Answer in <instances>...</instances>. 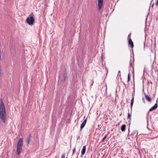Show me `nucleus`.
<instances>
[{"mask_svg": "<svg viewBox=\"0 0 158 158\" xmlns=\"http://www.w3.org/2000/svg\"><path fill=\"white\" fill-rule=\"evenodd\" d=\"M0 118L2 122L5 123L6 122V110L4 103L1 99L0 100Z\"/></svg>", "mask_w": 158, "mask_h": 158, "instance_id": "obj_1", "label": "nucleus"}, {"mask_svg": "<svg viewBox=\"0 0 158 158\" xmlns=\"http://www.w3.org/2000/svg\"><path fill=\"white\" fill-rule=\"evenodd\" d=\"M33 13H31L26 19V21L30 25H32L34 23L35 20L33 17Z\"/></svg>", "mask_w": 158, "mask_h": 158, "instance_id": "obj_2", "label": "nucleus"}, {"mask_svg": "<svg viewBox=\"0 0 158 158\" xmlns=\"http://www.w3.org/2000/svg\"><path fill=\"white\" fill-rule=\"evenodd\" d=\"M98 9L100 10L101 9L103 5V0H98Z\"/></svg>", "mask_w": 158, "mask_h": 158, "instance_id": "obj_3", "label": "nucleus"}, {"mask_svg": "<svg viewBox=\"0 0 158 158\" xmlns=\"http://www.w3.org/2000/svg\"><path fill=\"white\" fill-rule=\"evenodd\" d=\"M23 144V139H20L19 140L18 144H17V147L22 148Z\"/></svg>", "mask_w": 158, "mask_h": 158, "instance_id": "obj_4", "label": "nucleus"}, {"mask_svg": "<svg viewBox=\"0 0 158 158\" xmlns=\"http://www.w3.org/2000/svg\"><path fill=\"white\" fill-rule=\"evenodd\" d=\"M87 118H86L81 123L80 126V131H81L85 125L87 121Z\"/></svg>", "mask_w": 158, "mask_h": 158, "instance_id": "obj_5", "label": "nucleus"}, {"mask_svg": "<svg viewBox=\"0 0 158 158\" xmlns=\"http://www.w3.org/2000/svg\"><path fill=\"white\" fill-rule=\"evenodd\" d=\"M128 44L132 48L134 47L133 43L131 38L129 39Z\"/></svg>", "mask_w": 158, "mask_h": 158, "instance_id": "obj_6", "label": "nucleus"}, {"mask_svg": "<svg viewBox=\"0 0 158 158\" xmlns=\"http://www.w3.org/2000/svg\"><path fill=\"white\" fill-rule=\"evenodd\" d=\"M157 103H156L153 106L149 109V111H151L156 110L157 108Z\"/></svg>", "mask_w": 158, "mask_h": 158, "instance_id": "obj_7", "label": "nucleus"}, {"mask_svg": "<svg viewBox=\"0 0 158 158\" xmlns=\"http://www.w3.org/2000/svg\"><path fill=\"white\" fill-rule=\"evenodd\" d=\"M31 138V135L30 134H29L27 137V145L29 143Z\"/></svg>", "mask_w": 158, "mask_h": 158, "instance_id": "obj_8", "label": "nucleus"}, {"mask_svg": "<svg viewBox=\"0 0 158 158\" xmlns=\"http://www.w3.org/2000/svg\"><path fill=\"white\" fill-rule=\"evenodd\" d=\"M145 96L146 100L148 102H150L151 101V98L149 97L148 95L145 94Z\"/></svg>", "mask_w": 158, "mask_h": 158, "instance_id": "obj_9", "label": "nucleus"}, {"mask_svg": "<svg viewBox=\"0 0 158 158\" xmlns=\"http://www.w3.org/2000/svg\"><path fill=\"white\" fill-rule=\"evenodd\" d=\"M22 148L20 147H17V154L19 155L21 151Z\"/></svg>", "mask_w": 158, "mask_h": 158, "instance_id": "obj_10", "label": "nucleus"}, {"mask_svg": "<svg viewBox=\"0 0 158 158\" xmlns=\"http://www.w3.org/2000/svg\"><path fill=\"white\" fill-rule=\"evenodd\" d=\"M86 151V146H84L81 151V154L82 155L85 154Z\"/></svg>", "mask_w": 158, "mask_h": 158, "instance_id": "obj_11", "label": "nucleus"}, {"mask_svg": "<svg viewBox=\"0 0 158 158\" xmlns=\"http://www.w3.org/2000/svg\"><path fill=\"white\" fill-rule=\"evenodd\" d=\"M126 128V125L123 124L121 127V129L122 131L123 132L125 131Z\"/></svg>", "mask_w": 158, "mask_h": 158, "instance_id": "obj_12", "label": "nucleus"}, {"mask_svg": "<svg viewBox=\"0 0 158 158\" xmlns=\"http://www.w3.org/2000/svg\"><path fill=\"white\" fill-rule=\"evenodd\" d=\"M130 73H128V78H127V82H129L130 80Z\"/></svg>", "mask_w": 158, "mask_h": 158, "instance_id": "obj_13", "label": "nucleus"}, {"mask_svg": "<svg viewBox=\"0 0 158 158\" xmlns=\"http://www.w3.org/2000/svg\"><path fill=\"white\" fill-rule=\"evenodd\" d=\"M63 77L64 78V81L66 79V74L65 73L63 74Z\"/></svg>", "mask_w": 158, "mask_h": 158, "instance_id": "obj_14", "label": "nucleus"}, {"mask_svg": "<svg viewBox=\"0 0 158 158\" xmlns=\"http://www.w3.org/2000/svg\"><path fill=\"white\" fill-rule=\"evenodd\" d=\"M134 93H135V90L134 91ZM132 98L131 99V102H134V95H132Z\"/></svg>", "mask_w": 158, "mask_h": 158, "instance_id": "obj_15", "label": "nucleus"}, {"mask_svg": "<svg viewBox=\"0 0 158 158\" xmlns=\"http://www.w3.org/2000/svg\"><path fill=\"white\" fill-rule=\"evenodd\" d=\"M136 132L137 131H134L132 132L131 135H132L133 136H134L135 135V134L136 133Z\"/></svg>", "mask_w": 158, "mask_h": 158, "instance_id": "obj_16", "label": "nucleus"}, {"mask_svg": "<svg viewBox=\"0 0 158 158\" xmlns=\"http://www.w3.org/2000/svg\"><path fill=\"white\" fill-rule=\"evenodd\" d=\"M131 116V115L129 113V112L128 113V115H127V119H129V121H130V120L131 119V118H130V117Z\"/></svg>", "mask_w": 158, "mask_h": 158, "instance_id": "obj_17", "label": "nucleus"}, {"mask_svg": "<svg viewBox=\"0 0 158 158\" xmlns=\"http://www.w3.org/2000/svg\"><path fill=\"white\" fill-rule=\"evenodd\" d=\"M107 137V135H106L104 137V138H103L102 141V142H103L104 141V140Z\"/></svg>", "mask_w": 158, "mask_h": 158, "instance_id": "obj_18", "label": "nucleus"}, {"mask_svg": "<svg viewBox=\"0 0 158 158\" xmlns=\"http://www.w3.org/2000/svg\"><path fill=\"white\" fill-rule=\"evenodd\" d=\"M76 151V148H75L73 150V152L72 154V155L74 154V153Z\"/></svg>", "mask_w": 158, "mask_h": 158, "instance_id": "obj_19", "label": "nucleus"}, {"mask_svg": "<svg viewBox=\"0 0 158 158\" xmlns=\"http://www.w3.org/2000/svg\"><path fill=\"white\" fill-rule=\"evenodd\" d=\"M65 155L64 154H62L61 158H64Z\"/></svg>", "mask_w": 158, "mask_h": 158, "instance_id": "obj_20", "label": "nucleus"}, {"mask_svg": "<svg viewBox=\"0 0 158 158\" xmlns=\"http://www.w3.org/2000/svg\"><path fill=\"white\" fill-rule=\"evenodd\" d=\"M131 35V33H130L128 35V39H130V36Z\"/></svg>", "mask_w": 158, "mask_h": 158, "instance_id": "obj_21", "label": "nucleus"}, {"mask_svg": "<svg viewBox=\"0 0 158 158\" xmlns=\"http://www.w3.org/2000/svg\"><path fill=\"white\" fill-rule=\"evenodd\" d=\"M133 102H131V107H132V106L133 105Z\"/></svg>", "mask_w": 158, "mask_h": 158, "instance_id": "obj_22", "label": "nucleus"}, {"mask_svg": "<svg viewBox=\"0 0 158 158\" xmlns=\"http://www.w3.org/2000/svg\"><path fill=\"white\" fill-rule=\"evenodd\" d=\"M156 6L158 5V0H157V1H156Z\"/></svg>", "mask_w": 158, "mask_h": 158, "instance_id": "obj_23", "label": "nucleus"}, {"mask_svg": "<svg viewBox=\"0 0 158 158\" xmlns=\"http://www.w3.org/2000/svg\"><path fill=\"white\" fill-rule=\"evenodd\" d=\"M142 100H143V102H145L144 99V98H142Z\"/></svg>", "mask_w": 158, "mask_h": 158, "instance_id": "obj_24", "label": "nucleus"}, {"mask_svg": "<svg viewBox=\"0 0 158 158\" xmlns=\"http://www.w3.org/2000/svg\"><path fill=\"white\" fill-rule=\"evenodd\" d=\"M138 135V132H137V134L135 136V137L136 136H137Z\"/></svg>", "mask_w": 158, "mask_h": 158, "instance_id": "obj_25", "label": "nucleus"}, {"mask_svg": "<svg viewBox=\"0 0 158 158\" xmlns=\"http://www.w3.org/2000/svg\"><path fill=\"white\" fill-rule=\"evenodd\" d=\"M119 73L120 74V71H118V74Z\"/></svg>", "mask_w": 158, "mask_h": 158, "instance_id": "obj_26", "label": "nucleus"}, {"mask_svg": "<svg viewBox=\"0 0 158 158\" xmlns=\"http://www.w3.org/2000/svg\"><path fill=\"white\" fill-rule=\"evenodd\" d=\"M123 84L126 87V84H125V83H123Z\"/></svg>", "mask_w": 158, "mask_h": 158, "instance_id": "obj_27", "label": "nucleus"}, {"mask_svg": "<svg viewBox=\"0 0 158 158\" xmlns=\"http://www.w3.org/2000/svg\"><path fill=\"white\" fill-rule=\"evenodd\" d=\"M150 131V132H149V133H152V131Z\"/></svg>", "mask_w": 158, "mask_h": 158, "instance_id": "obj_28", "label": "nucleus"}, {"mask_svg": "<svg viewBox=\"0 0 158 158\" xmlns=\"http://www.w3.org/2000/svg\"><path fill=\"white\" fill-rule=\"evenodd\" d=\"M128 130H129V131H130L129 128V129H128Z\"/></svg>", "mask_w": 158, "mask_h": 158, "instance_id": "obj_29", "label": "nucleus"}, {"mask_svg": "<svg viewBox=\"0 0 158 158\" xmlns=\"http://www.w3.org/2000/svg\"><path fill=\"white\" fill-rule=\"evenodd\" d=\"M152 7H153V5H152Z\"/></svg>", "mask_w": 158, "mask_h": 158, "instance_id": "obj_30", "label": "nucleus"}]
</instances>
